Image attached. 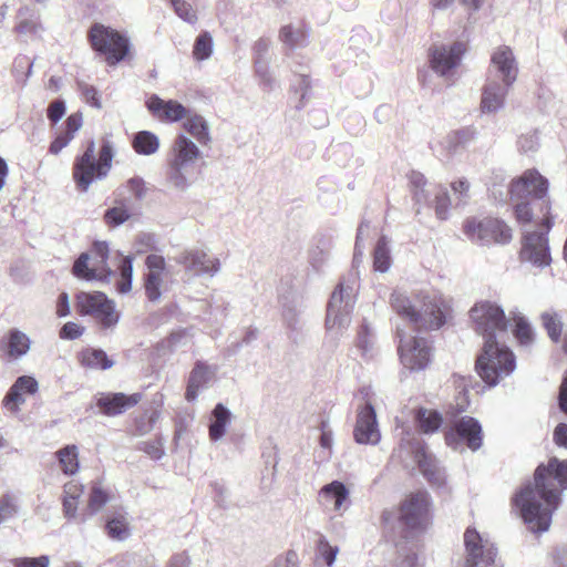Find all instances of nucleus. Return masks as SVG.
Here are the masks:
<instances>
[{
	"instance_id": "nucleus-1",
	"label": "nucleus",
	"mask_w": 567,
	"mask_h": 567,
	"mask_svg": "<svg viewBox=\"0 0 567 567\" xmlns=\"http://www.w3.org/2000/svg\"><path fill=\"white\" fill-rule=\"evenodd\" d=\"M392 309L415 329L439 330L450 317L449 301L436 292H421L413 299L394 291L390 298Z\"/></svg>"
},
{
	"instance_id": "nucleus-2",
	"label": "nucleus",
	"mask_w": 567,
	"mask_h": 567,
	"mask_svg": "<svg viewBox=\"0 0 567 567\" xmlns=\"http://www.w3.org/2000/svg\"><path fill=\"white\" fill-rule=\"evenodd\" d=\"M518 76V64L513 50L507 45L497 47L491 55L486 82L483 86L481 110L495 113L503 109L509 89Z\"/></svg>"
},
{
	"instance_id": "nucleus-3",
	"label": "nucleus",
	"mask_w": 567,
	"mask_h": 567,
	"mask_svg": "<svg viewBox=\"0 0 567 567\" xmlns=\"http://www.w3.org/2000/svg\"><path fill=\"white\" fill-rule=\"evenodd\" d=\"M382 522L386 533L408 539L413 533L424 532L432 522L429 498H404L396 509H385Z\"/></svg>"
},
{
	"instance_id": "nucleus-4",
	"label": "nucleus",
	"mask_w": 567,
	"mask_h": 567,
	"mask_svg": "<svg viewBox=\"0 0 567 567\" xmlns=\"http://www.w3.org/2000/svg\"><path fill=\"white\" fill-rule=\"evenodd\" d=\"M202 155L198 146L181 133L175 138L166 158V179L178 190H186L196 175V163Z\"/></svg>"
},
{
	"instance_id": "nucleus-5",
	"label": "nucleus",
	"mask_w": 567,
	"mask_h": 567,
	"mask_svg": "<svg viewBox=\"0 0 567 567\" xmlns=\"http://www.w3.org/2000/svg\"><path fill=\"white\" fill-rule=\"evenodd\" d=\"M516 369V358L505 344L504 339H486L482 353L475 362V370L480 378L488 385L495 386Z\"/></svg>"
},
{
	"instance_id": "nucleus-6",
	"label": "nucleus",
	"mask_w": 567,
	"mask_h": 567,
	"mask_svg": "<svg viewBox=\"0 0 567 567\" xmlns=\"http://www.w3.org/2000/svg\"><path fill=\"white\" fill-rule=\"evenodd\" d=\"M113 146L111 142L104 141L95 158V142L89 141L85 151L78 155L73 163V179L76 188L87 192L91 184L107 176L113 161Z\"/></svg>"
},
{
	"instance_id": "nucleus-7",
	"label": "nucleus",
	"mask_w": 567,
	"mask_h": 567,
	"mask_svg": "<svg viewBox=\"0 0 567 567\" xmlns=\"http://www.w3.org/2000/svg\"><path fill=\"white\" fill-rule=\"evenodd\" d=\"M566 489L567 458L554 456L546 464L540 463L534 472V480L525 481L513 496H560Z\"/></svg>"
},
{
	"instance_id": "nucleus-8",
	"label": "nucleus",
	"mask_w": 567,
	"mask_h": 567,
	"mask_svg": "<svg viewBox=\"0 0 567 567\" xmlns=\"http://www.w3.org/2000/svg\"><path fill=\"white\" fill-rule=\"evenodd\" d=\"M87 39L92 49L105 56L109 65H116L123 61L131 49L127 37L111 27L97 22L91 25Z\"/></svg>"
},
{
	"instance_id": "nucleus-9",
	"label": "nucleus",
	"mask_w": 567,
	"mask_h": 567,
	"mask_svg": "<svg viewBox=\"0 0 567 567\" xmlns=\"http://www.w3.org/2000/svg\"><path fill=\"white\" fill-rule=\"evenodd\" d=\"M355 280L343 279L333 290L327 307V329H347L355 303Z\"/></svg>"
},
{
	"instance_id": "nucleus-10",
	"label": "nucleus",
	"mask_w": 567,
	"mask_h": 567,
	"mask_svg": "<svg viewBox=\"0 0 567 567\" xmlns=\"http://www.w3.org/2000/svg\"><path fill=\"white\" fill-rule=\"evenodd\" d=\"M561 498H513V507L519 511L527 528L535 534L547 532L553 513L560 506Z\"/></svg>"
},
{
	"instance_id": "nucleus-11",
	"label": "nucleus",
	"mask_w": 567,
	"mask_h": 567,
	"mask_svg": "<svg viewBox=\"0 0 567 567\" xmlns=\"http://www.w3.org/2000/svg\"><path fill=\"white\" fill-rule=\"evenodd\" d=\"M476 331L486 339L502 340L507 336L508 320L503 308L492 301H480L470 311Z\"/></svg>"
},
{
	"instance_id": "nucleus-12",
	"label": "nucleus",
	"mask_w": 567,
	"mask_h": 567,
	"mask_svg": "<svg viewBox=\"0 0 567 567\" xmlns=\"http://www.w3.org/2000/svg\"><path fill=\"white\" fill-rule=\"evenodd\" d=\"M400 451L406 450L413 456L423 475L436 486L444 484L445 476L435 457L427 452L425 443L412 432L410 426H402Z\"/></svg>"
},
{
	"instance_id": "nucleus-13",
	"label": "nucleus",
	"mask_w": 567,
	"mask_h": 567,
	"mask_svg": "<svg viewBox=\"0 0 567 567\" xmlns=\"http://www.w3.org/2000/svg\"><path fill=\"white\" fill-rule=\"evenodd\" d=\"M399 338L398 351L400 361L410 371L424 370L431 362L432 347L426 338L406 333L403 329H396Z\"/></svg>"
},
{
	"instance_id": "nucleus-14",
	"label": "nucleus",
	"mask_w": 567,
	"mask_h": 567,
	"mask_svg": "<svg viewBox=\"0 0 567 567\" xmlns=\"http://www.w3.org/2000/svg\"><path fill=\"white\" fill-rule=\"evenodd\" d=\"M463 228L470 240L482 246L507 244L512 239L511 228L497 218H468Z\"/></svg>"
},
{
	"instance_id": "nucleus-15",
	"label": "nucleus",
	"mask_w": 567,
	"mask_h": 567,
	"mask_svg": "<svg viewBox=\"0 0 567 567\" xmlns=\"http://www.w3.org/2000/svg\"><path fill=\"white\" fill-rule=\"evenodd\" d=\"M76 309L82 316H93L103 328H111L118 321L114 303L103 292H79Z\"/></svg>"
},
{
	"instance_id": "nucleus-16",
	"label": "nucleus",
	"mask_w": 567,
	"mask_h": 567,
	"mask_svg": "<svg viewBox=\"0 0 567 567\" xmlns=\"http://www.w3.org/2000/svg\"><path fill=\"white\" fill-rule=\"evenodd\" d=\"M445 443L453 450H458L463 444L475 452L483 444L481 423L472 416H463L445 433Z\"/></svg>"
},
{
	"instance_id": "nucleus-17",
	"label": "nucleus",
	"mask_w": 567,
	"mask_h": 567,
	"mask_svg": "<svg viewBox=\"0 0 567 567\" xmlns=\"http://www.w3.org/2000/svg\"><path fill=\"white\" fill-rule=\"evenodd\" d=\"M174 260L184 268L187 275L193 277L213 278L220 270L219 259L210 257L198 248L184 249L174 257Z\"/></svg>"
},
{
	"instance_id": "nucleus-18",
	"label": "nucleus",
	"mask_w": 567,
	"mask_h": 567,
	"mask_svg": "<svg viewBox=\"0 0 567 567\" xmlns=\"http://www.w3.org/2000/svg\"><path fill=\"white\" fill-rule=\"evenodd\" d=\"M466 565L468 567H487L495 564L497 549L484 539L474 527H467L464 533Z\"/></svg>"
},
{
	"instance_id": "nucleus-19",
	"label": "nucleus",
	"mask_w": 567,
	"mask_h": 567,
	"mask_svg": "<svg viewBox=\"0 0 567 567\" xmlns=\"http://www.w3.org/2000/svg\"><path fill=\"white\" fill-rule=\"evenodd\" d=\"M464 53L465 45L460 41L450 45H434L429 53L431 68L436 74L447 76L460 65Z\"/></svg>"
},
{
	"instance_id": "nucleus-20",
	"label": "nucleus",
	"mask_w": 567,
	"mask_h": 567,
	"mask_svg": "<svg viewBox=\"0 0 567 567\" xmlns=\"http://www.w3.org/2000/svg\"><path fill=\"white\" fill-rule=\"evenodd\" d=\"M548 181L537 171L525 172L509 187L512 200L528 199L529 197L544 198L547 195Z\"/></svg>"
},
{
	"instance_id": "nucleus-21",
	"label": "nucleus",
	"mask_w": 567,
	"mask_h": 567,
	"mask_svg": "<svg viewBox=\"0 0 567 567\" xmlns=\"http://www.w3.org/2000/svg\"><path fill=\"white\" fill-rule=\"evenodd\" d=\"M353 437L358 444L377 445L381 440L377 413L371 403L358 410Z\"/></svg>"
},
{
	"instance_id": "nucleus-22",
	"label": "nucleus",
	"mask_w": 567,
	"mask_h": 567,
	"mask_svg": "<svg viewBox=\"0 0 567 567\" xmlns=\"http://www.w3.org/2000/svg\"><path fill=\"white\" fill-rule=\"evenodd\" d=\"M520 258L538 267L550 264L548 239L545 234L533 231L525 236Z\"/></svg>"
},
{
	"instance_id": "nucleus-23",
	"label": "nucleus",
	"mask_w": 567,
	"mask_h": 567,
	"mask_svg": "<svg viewBox=\"0 0 567 567\" xmlns=\"http://www.w3.org/2000/svg\"><path fill=\"white\" fill-rule=\"evenodd\" d=\"M147 272L145 274L144 288L150 301H158L162 291L163 274L166 268L165 258L161 255L151 254L145 259Z\"/></svg>"
},
{
	"instance_id": "nucleus-24",
	"label": "nucleus",
	"mask_w": 567,
	"mask_h": 567,
	"mask_svg": "<svg viewBox=\"0 0 567 567\" xmlns=\"http://www.w3.org/2000/svg\"><path fill=\"white\" fill-rule=\"evenodd\" d=\"M141 399V393H133L130 395L122 392L102 393L96 400V405L104 415L115 416L135 406Z\"/></svg>"
},
{
	"instance_id": "nucleus-25",
	"label": "nucleus",
	"mask_w": 567,
	"mask_h": 567,
	"mask_svg": "<svg viewBox=\"0 0 567 567\" xmlns=\"http://www.w3.org/2000/svg\"><path fill=\"white\" fill-rule=\"evenodd\" d=\"M216 374V368L203 361H197L189 373L185 399L194 402L198 393L208 388Z\"/></svg>"
},
{
	"instance_id": "nucleus-26",
	"label": "nucleus",
	"mask_w": 567,
	"mask_h": 567,
	"mask_svg": "<svg viewBox=\"0 0 567 567\" xmlns=\"http://www.w3.org/2000/svg\"><path fill=\"white\" fill-rule=\"evenodd\" d=\"M148 111L159 120L177 122L186 116V109L174 100L164 101L153 94L146 102Z\"/></svg>"
},
{
	"instance_id": "nucleus-27",
	"label": "nucleus",
	"mask_w": 567,
	"mask_h": 567,
	"mask_svg": "<svg viewBox=\"0 0 567 567\" xmlns=\"http://www.w3.org/2000/svg\"><path fill=\"white\" fill-rule=\"evenodd\" d=\"M107 536L116 542H124L131 536V522L128 513L120 507L114 508L105 519Z\"/></svg>"
},
{
	"instance_id": "nucleus-28",
	"label": "nucleus",
	"mask_w": 567,
	"mask_h": 567,
	"mask_svg": "<svg viewBox=\"0 0 567 567\" xmlns=\"http://www.w3.org/2000/svg\"><path fill=\"white\" fill-rule=\"evenodd\" d=\"M31 347L30 338L21 330L10 329L0 342V349L10 358L19 359L28 353Z\"/></svg>"
},
{
	"instance_id": "nucleus-29",
	"label": "nucleus",
	"mask_w": 567,
	"mask_h": 567,
	"mask_svg": "<svg viewBox=\"0 0 567 567\" xmlns=\"http://www.w3.org/2000/svg\"><path fill=\"white\" fill-rule=\"evenodd\" d=\"M231 421V412L223 403H217L212 411V421L208 429L209 439L217 442L224 437Z\"/></svg>"
},
{
	"instance_id": "nucleus-30",
	"label": "nucleus",
	"mask_w": 567,
	"mask_h": 567,
	"mask_svg": "<svg viewBox=\"0 0 567 567\" xmlns=\"http://www.w3.org/2000/svg\"><path fill=\"white\" fill-rule=\"evenodd\" d=\"M477 136V131L474 126H465L461 130L454 131L446 136L445 147L451 154L461 152L465 146L473 142Z\"/></svg>"
},
{
	"instance_id": "nucleus-31",
	"label": "nucleus",
	"mask_w": 567,
	"mask_h": 567,
	"mask_svg": "<svg viewBox=\"0 0 567 567\" xmlns=\"http://www.w3.org/2000/svg\"><path fill=\"white\" fill-rule=\"evenodd\" d=\"M414 420L424 434L437 432L443 424V416L440 412L425 408H419L415 411Z\"/></svg>"
},
{
	"instance_id": "nucleus-32",
	"label": "nucleus",
	"mask_w": 567,
	"mask_h": 567,
	"mask_svg": "<svg viewBox=\"0 0 567 567\" xmlns=\"http://www.w3.org/2000/svg\"><path fill=\"white\" fill-rule=\"evenodd\" d=\"M279 40L290 50H295L307 45L308 33L301 25L286 24L279 30Z\"/></svg>"
},
{
	"instance_id": "nucleus-33",
	"label": "nucleus",
	"mask_w": 567,
	"mask_h": 567,
	"mask_svg": "<svg viewBox=\"0 0 567 567\" xmlns=\"http://www.w3.org/2000/svg\"><path fill=\"white\" fill-rule=\"evenodd\" d=\"M159 138L151 131H140L132 138L133 150L144 156L155 154L159 150Z\"/></svg>"
},
{
	"instance_id": "nucleus-34",
	"label": "nucleus",
	"mask_w": 567,
	"mask_h": 567,
	"mask_svg": "<svg viewBox=\"0 0 567 567\" xmlns=\"http://www.w3.org/2000/svg\"><path fill=\"white\" fill-rule=\"evenodd\" d=\"M90 254L82 252L73 265V275L78 278L90 280H99L103 281L102 275L100 271V266L97 264H92L90 261Z\"/></svg>"
},
{
	"instance_id": "nucleus-35",
	"label": "nucleus",
	"mask_w": 567,
	"mask_h": 567,
	"mask_svg": "<svg viewBox=\"0 0 567 567\" xmlns=\"http://www.w3.org/2000/svg\"><path fill=\"white\" fill-rule=\"evenodd\" d=\"M109 245L105 241H95L90 250V261L92 264H97L100 266V274L103 277V282L109 281V279L114 275V271L109 267Z\"/></svg>"
},
{
	"instance_id": "nucleus-36",
	"label": "nucleus",
	"mask_w": 567,
	"mask_h": 567,
	"mask_svg": "<svg viewBox=\"0 0 567 567\" xmlns=\"http://www.w3.org/2000/svg\"><path fill=\"white\" fill-rule=\"evenodd\" d=\"M82 365L91 369L107 370L114 365V361L110 359L102 349L89 348L81 352Z\"/></svg>"
},
{
	"instance_id": "nucleus-37",
	"label": "nucleus",
	"mask_w": 567,
	"mask_h": 567,
	"mask_svg": "<svg viewBox=\"0 0 567 567\" xmlns=\"http://www.w3.org/2000/svg\"><path fill=\"white\" fill-rule=\"evenodd\" d=\"M184 128L202 145L208 144L210 141L208 125L200 115H192L186 117Z\"/></svg>"
},
{
	"instance_id": "nucleus-38",
	"label": "nucleus",
	"mask_w": 567,
	"mask_h": 567,
	"mask_svg": "<svg viewBox=\"0 0 567 567\" xmlns=\"http://www.w3.org/2000/svg\"><path fill=\"white\" fill-rule=\"evenodd\" d=\"M392 264L389 239L382 235L374 247L373 267L377 271L386 272Z\"/></svg>"
},
{
	"instance_id": "nucleus-39",
	"label": "nucleus",
	"mask_w": 567,
	"mask_h": 567,
	"mask_svg": "<svg viewBox=\"0 0 567 567\" xmlns=\"http://www.w3.org/2000/svg\"><path fill=\"white\" fill-rule=\"evenodd\" d=\"M59 464L64 474L73 475L79 470V453L75 445H66L56 452Z\"/></svg>"
},
{
	"instance_id": "nucleus-40",
	"label": "nucleus",
	"mask_w": 567,
	"mask_h": 567,
	"mask_svg": "<svg viewBox=\"0 0 567 567\" xmlns=\"http://www.w3.org/2000/svg\"><path fill=\"white\" fill-rule=\"evenodd\" d=\"M540 319L549 339L555 343L559 342L563 331L561 316L556 311L549 310L543 312Z\"/></svg>"
},
{
	"instance_id": "nucleus-41",
	"label": "nucleus",
	"mask_w": 567,
	"mask_h": 567,
	"mask_svg": "<svg viewBox=\"0 0 567 567\" xmlns=\"http://www.w3.org/2000/svg\"><path fill=\"white\" fill-rule=\"evenodd\" d=\"M214 41L208 31L199 33L193 47V56L197 61H205L213 54Z\"/></svg>"
},
{
	"instance_id": "nucleus-42",
	"label": "nucleus",
	"mask_w": 567,
	"mask_h": 567,
	"mask_svg": "<svg viewBox=\"0 0 567 567\" xmlns=\"http://www.w3.org/2000/svg\"><path fill=\"white\" fill-rule=\"evenodd\" d=\"M514 337L518 340L522 346H528L532 343L534 338V332L532 326L528 320L519 312L514 313Z\"/></svg>"
},
{
	"instance_id": "nucleus-43",
	"label": "nucleus",
	"mask_w": 567,
	"mask_h": 567,
	"mask_svg": "<svg viewBox=\"0 0 567 567\" xmlns=\"http://www.w3.org/2000/svg\"><path fill=\"white\" fill-rule=\"evenodd\" d=\"M118 270L121 280L117 284V290L121 293H126L132 289L133 258L131 256L123 257L118 265Z\"/></svg>"
},
{
	"instance_id": "nucleus-44",
	"label": "nucleus",
	"mask_w": 567,
	"mask_h": 567,
	"mask_svg": "<svg viewBox=\"0 0 567 567\" xmlns=\"http://www.w3.org/2000/svg\"><path fill=\"white\" fill-rule=\"evenodd\" d=\"M316 548L318 559H322L328 567H332L339 553V547L332 546L323 535H320Z\"/></svg>"
},
{
	"instance_id": "nucleus-45",
	"label": "nucleus",
	"mask_w": 567,
	"mask_h": 567,
	"mask_svg": "<svg viewBox=\"0 0 567 567\" xmlns=\"http://www.w3.org/2000/svg\"><path fill=\"white\" fill-rule=\"evenodd\" d=\"M255 73L264 91L270 92L276 89L277 81L270 71L269 62H257L255 64Z\"/></svg>"
},
{
	"instance_id": "nucleus-46",
	"label": "nucleus",
	"mask_w": 567,
	"mask_h": 567,
	"mask_svg": "<svg viewBox=\"0 0 567 567\" xmlns=\"http://www.w3.org/2000/svg\"><path fill=\"white\" fill-rule=\"evenodd\" d=\"M130 218L131 213L124 205L114 206L112 208L106 209L104 213L105 223L112 227L121 226Z\"/></svg>"
},
{
	"instance_id": "nucleus-47",
	"label": "nucleus",
	"mask_w": 567,
	"mask_h": 567,
	"mask_svg": "<svg viewBox=\"0 0 567 567\" xmlns=\"http://www.w3.org/2000/svg\"><path fill=\"white\" fill-rule=\"evenodd\" d=\"M517 146L519 152L524 154L536 152L539 146V136L537 131L522 134L517 140Z\"/></svg>"
},
{
	"instance_id": "nucleus-48",
	"label": "nucleus",
	"mask_w": 567,
	"mask_h": 567,
	"mask_svg": "<svg viewBox=\"0 0 567 567\" xmlns=\"http://www.w3.org/2000/svg\"><path fill=\"white\" fill-rule=\"evenodd\" d=\"M373 333L367 323H363L358 332V348L361 350L362 355L370 354L373 348Z\"/></svg>"
},
{
	"instance_id": "nucleus-49",
	"label": "nucleus",
	"mask_w": 567,
	"mask_h": 567,
	"mask_svg": "<svg viewBox=\"0 0 567 567\" xmlns=\"http://www.w3.org/2000/svg\"><path fill=\"white\" fill-rule=\"evenodd\" d=\"M171 4L175 13L184 21L188 23H195L197 16L193 10L192 6L185 0H171Z\"/></svg>"
},
{
	"instance_id": "nucleus-50",
	"label": "nucleus",
	"mask_w": 567,
	"mask_h": 567,
	"mask_svg": "<svg viewBox=\"0 0 567 567\" xmlns=\"http://www.w3.org/2000/svg\"><path fill=\"white\" fill-rule=\"evenodd\" d=\"M451 200L447 190L440 188L435 193V214L439 219H446Z\"/></svg>"
},
{
	"instance_id": "nucleus-51",
	"label": "nucleus",
	"mask_w": 567,
	"mask_h": 567,
	"mask_svg": "<svg viewBox=\"0 0 567 567\" xmlns=\"http://www.w3.org/2000/svg\"><path fill=\"white\" fill-rule=\"evenodd\" d=\"M23 392L16 388V383L11 385L9 391L7 392L3 403L7 409H9L12 412H17L20 404L24 403Z\"/></svg>"
},
{
	"instance_id": "nucleus-52",
	"label": "nucleus",
	"mask_w": 567,
	"mask_h": 567,
	"mask_svg": "<svg viewBox=\"0 0 567 567\" xmlns=\"http://www.w3.org/2000/svg\"><path fill=\"white\" fill-rule=\"evenodd\" d=\"M110 498H87L83 502V508L80 512L81 520H85L100 512Z\"/></svg>"
},
{
	"instance_id": "nucleus-53",
	"label": "nucleus",
	"mask_w": 567,
	"mask_h": 567,
	"mask_svg": "<svg viewBox=\"0 0 567 567\" xmlns=\"http://www.w3.org/2000/svg\"><path fill=\"white\" fill-rule=\"evenodd\" d=\"M159 417L158 411H152L151 413H145L136 421V432L140 435H144L151 432Z\"/></svg>"
},
{
	"instance_id": "nucleus-54",
	"label": "nucleus",
	"mask_w": 567,
	"mask_h": 567,
	"mask_svg": "<svg viewBox=\"0 0 567 567\" xmlns=\"http://www.w3.org/2000/svg\"><path fill=\"white\" fill-rule=\"evenodd\" d=\"M368 230H369V223L363 219L360 223V225L358 227V231H357L353 262H358L363 257L364 246L362 245V241L365 237H368Z\"/></svg>"
},
{
	"instance_id": "nucleus-55",
	"label": "nucleus",
	"mask_w": 567,
	"mask_h": 567,
	"mask_svg": "<svg viewBox=\"0 0 567 567\" xmlns=\"http://www.w3.org/2000/svg\"><path fill=\"white\" fill-rule=\"evenodd\" d=\"M81 498H63V512L64 516L69 519H80V512L83 508V502Z\"/></svg>"
},
{
	"instance_id": "nucleus-56",
	"label": "nucleus",
	"mask_w": 567,
	"mask_h": 567,
	"mask_svg": "<svg viewBox=\"0 0 567 567\" xmlns=\"http://www.w3.org/2000/svg\"><path fill=\"white\" fill-rule=\"evenodd\" d=\"M66 106L63 100H54L51 102L47 110V116L49 121L56 124L65 114Z\"/></svg>"
},
{
	"instance_id": "nucleus-57",
	"label": "nucleus",
	"mask_w": 567,
	"mask_h": 567,
	"mask_svg": "<svg viewBox=\"0 0 567 567\" xmlns=\"http://www.w3.org/2000/svg\"><path fill=\"white\" fill-rule=\"evenodd\" d=\"M138 450L146 453L153 460H159L164 455V449L159 441L141 442Z\"/></svg>"
},
{
	"instance_id": "nucleus-58",
	"label": "nucleus",
	"mask_w": 567,
	"mask_h": 567,
	"mask_svg": "<svg viewBox=\"0 0 567 567\" xmlns=\"http://www.w3.org/2000/svg\"><path fill=\"white\" fill-rule=\"evenodd\" d=\"M84 332V327L73 322L69 321L63 324V327L60 330V338L64 340H75L80 338Z\"/></svg>"
},
{
	"instance_id": "nucleus-59",
	"label": "nucleus",
	"mask_w": 567,
	"mask_h": 567,
	"mask_svg": "<svg viewBox=\"0 0 567 567\" xmlns=\"http://www.w3.org/2000/svg\"><path fill=\"white\" fill-rule=\"evenodd\" d=\"M515 216L519 223H529L533 218L532 209L527 199L515 200Z\"/></svg>"
},
{
	"instance_id": "nucleus-60",
	"label": "nucleus",
	"mask_w": 567,
	"mask_h": 567,
	"mask_svg": "<svg viewBox=\"0 0 567 567\" xmlns=\"http://www.w3.org/2000/svg\"><path fill=\"white\" fill-rule=\"evenodd\" d=\"M321 493L324 496H349L350 491L340 481H333L321 487Z\"/></svg>"
},
{
	"instance_id": "nucleus-61",
	"label": "nucleus",
	"mask_w": 567,
	"mask_h": 567,
	"mask_svg": "<svg viewBox=\"0 0 567 567\" xmlns=\"http://www.w3.org/2000/svg\"><path fill=\"white\" fill-rule=\"evenodd\" d=\"M126 186L137 200L146 196L145 182L142 177L135 176L127 181Z\"/></svg>"
},
{
	"instance_id": "nucleus-62",
	"label": "nucleus",
	"mask_w": 567,
	"mask_h": 567,
	"mask_svg": "<svg viewBox=\"0 0 567 567\" xmlns=\"http://www.w3.org/2000/svg\"><path fill=\"white\" fill-rule=\"evenodd\" d=\"M270 41L268 39L260 38L252 47L254 64L257 62H268L266 55L269 51Z\"/></svg>"
},
{
	"instance_id": "nucleus-63",
	"label": "nucleus",
	"mask_w": 567,
	"mask_h": 567,
	"mask_svg": "<svg viewBox=\"0 0 567 567\" xmlns=\"http://www.w3.org/2000/svg\"><path fill=\"white\" fill-rule=\"evenodd\" d=\"M18 512L17 505L12 498H1L0 501V523L12 518Z\"/></svg>"
},
{
	"instance_id": "nucleus-64",
	"label": "nucleus",
	"mask_w": 567,
	"mask_h": 567,
	"mask_svg": "<svg viewBox=\"0 0 567 567\" xmlns=\"http://www.w3.org/2000/svg\"><path fill=\"white\" fill-rule=\"evenodd\" d=\"M16 388H19L23 393L34 394L38 391L39 384L33 377L22 375L16 380Z\"/></svg>"
}]
</instances>
